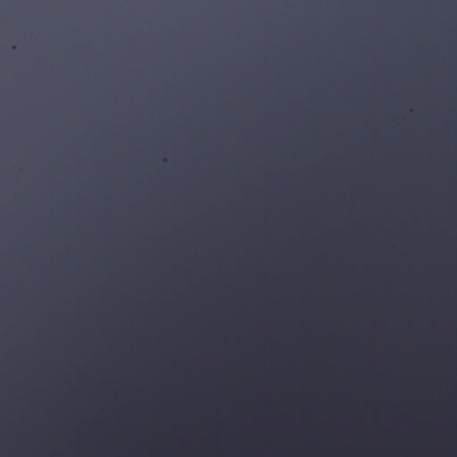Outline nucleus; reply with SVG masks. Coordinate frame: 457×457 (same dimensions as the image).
Returning a JSON list of instances; mask_svg holds the SVG:
<instances>
[{
  "label": "nucleus",
  "instance_id": "1",
  "mask_svg": "<svg viewBox=\"0 0 457 457\" xmlns=\"http://www.w3.org/2000/svg\"><path fill=\"white\" fill-rule=\"evenodd\" d=\"M303 88H304V89H307L308 87H304Z\"/></svg>",
  "mask_w": 457,
  "mask_h": 457
},
{
  "label": "nucleus",
  "instance_id": "2",
  "mask_svg": "<svg viewBox=\"0 0 457 457\" xmlns=\"http://www.w3.org/2000/svg\"><path fill=\"white\" fill-rule=\"evenodd\" d=\"M354 88H355V89H358L359 87H355Z\"/></svg>",
  "mask_w": 457,
  "mask_h": 457
},
{
  "label": "nucleus",
  "instance_id": "3",
  "mask_svg": "<svg viewBox=\"0 0 457 457\" xmlns=\"http://www.w3.org/2000/svg\"><path fill=\"white\" fill-rule=\"evenodd\" d=\"M428 88H429V89H432L433 87H429Z\"/></svg>",
  "mask_w": 457,
  "mask_h": 457
},
{
  "label": "nucleus",
  "instance_id": "4",
  "mask_svg": "<svg viewBox=\"0 0 457 457\" xmlns=\"http://www.w3.org/2000/svg\"><path fill=\"white\" fill-rule=\"evenodd\" d=\"M453 89H456L457 87H453Z\"/></svg>",
  "mask_w": 457,
  "mask_h": 457
},
{
  "label": "nucleus",
  "instance_id": "5",
  "mask_svg": "<svg viewBox=\"0 0 457 457\" xmlns=\"http://www.w3.org/2000/svg\"><path fill=\"white\" fill-rule=\"evenodd\" d=\"M283 87H279V89H282Z\"/></svg>",
  "mask_w": 457,
  "mask_h": 457
}]
</instances>
